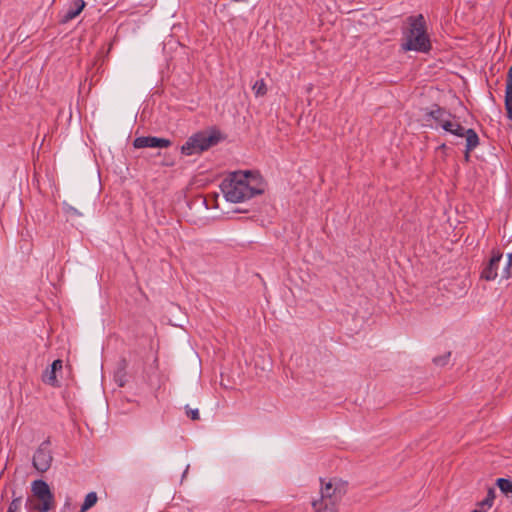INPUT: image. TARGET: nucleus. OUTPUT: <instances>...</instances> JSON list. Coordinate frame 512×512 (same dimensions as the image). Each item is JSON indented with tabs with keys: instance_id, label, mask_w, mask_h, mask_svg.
I'll return each instance as SVG.
<instances>
[{
	"instance_id": "9d476101",
	"label": "nucleus",
	"mask_w": 512,
	"mask_h": 512,
	"mask_svg": "<svg viewBox=\"0 0 512 512\" xmlns=\"http://www.w3.org/2000/svg\"><path fill=\"white\" fill-rule=\"evenodd\" d=\"M86 3L84 0H74L62 15L60 22L65 24L76 18L85 8Z\"/></svg>"
},
{
	"instance_id": "4be33fe9",
	"label": "nucleus",
	"mask_w": 512,
	"mask_h": 512,
	"mask_svg": "<svg viewBox=\"0 0 512 512\" xmlns=\"http://www.w3.org/2000/svg\"><path fill=\"white\" fill-rule=\"evenodd\" d=\"M449 356H450V353H448L446 356H443V357H436V358H434V363L437 365H445L448 362Z\"/></svg>"
},
{
	"instance_id": "423d86ee",
	"label": "nucleus",
	"mask_w": 512,
	"mask_h": 512,
	"mask_svg": "<svg viewBox=\"0 0 512 512\" xmlns=\"http://www.w3.org/2000/svg\"><path fill=\"white\" fill-rule=\"evenodd\" d=\"M52 461L53 456L50 449V440L47 439L37 448L33 456V466L37 471L44 473L51 467Z\"/></svg>"
},
{
	"instance_id": "f03ea898",
	"label": "nucleus",
	"mask_w": 512,
	"mask_h": 512,
	"mask_svg": "<svg viewBox=\"0 0 512 512\" xmlns=\"http://www.w3.org/2000/svg\"><path fill=\"white\" fill-rule=\"evenodd\" d=\"M348 483L340 478H321L319 493L312 498L313 512H338Z\"/></svg>"
},
{
	"instance_id": "a878e982",
	"label": "nucleus",
	"mask_w": 512,
	"mask_h": 512,
	"mask_svg": "<svg viewBox=\"0 0 512 512\" xmlns=\"http://www.w3.org/2000/svg\"><path fill=\"white\" fill-rule=\"evenodd\" d=\"M506 112H507V117H508L510 120H512V109H508V110H506Z\"/></svg>"
},
{
	"instance_id": "aec40b11",
	"label": "nucleus",
	"mask_w": 512,
	"mask_h": 512,
	"mask_svg": "<svg viewBox=\"0 0 512 512\" xmlns=\"http://www.w3.org/2000/svg\"><path fill=\"white\" fill-rule=\"evenodd\" d=\"M20 507H21V497H17L11 501L7 511L18 512L20 510Z\"/></svg>"
},
{
	"instance_id": "7ed1b4c3",
	"label": "nucleus",
	"mask_w": 512,
	"mask_h": 512,
	"mask_svg": "<svg viewBox=\"0 0 512 512\" xmlns=\"http://www.w3.org/2000/svg\"><path fill=\"white\" fill-rule=\"evenodd\" d=\"M408 21L409 29L404 34L402 48L405 51L428 52L431 49V42L427 35L424 16H411Z\"/></svg>"
},
{
	"instance_id": "ddd939ff",
	"label": "nucleus",
	"mask_w": 512,
	"mask_h": 512,
	"mask_svg": "<svg viewBox=\"0 0 512 512\" xmlns=\"http://www.w3.org/2000/svg\"><path fill=\"white\" fill-rule=\"evenodd\" d=\"M465 159H469L470 151L479 145V137L473 129L467 130Z\"/></svg>"
},
{
	"instance_id": "bb28decb",
	"label": "nucleus",
	"mask_w": 512,
	"mask_h": 512,
	"mask_svg": "<svg viewBox=\"0 0 512 512\" xmlns=\"http://www.w3.org/2000/svg\"><path fill=\"white\" fill-rule=\"evenodd\" d=\"M472 512H482V510H473Z\"/></svg>"
},
{
	"instance_id": "b1692460",
	"label": "nucleus",
	"mask_w": 512,
	"mask_h": 512,
	"mask_svg": "<svg viewBox=\"0 0 512 512\" xmlns=\"http://www.w3.org/2000/svg\"><path fill=\"white\" fill-rule=\"evenodd\" d=\"M506 86H512V66L509 68L507 73Z\"/></svg>"
},
{
	"instance_id": "4468645a",
	"label": "nucleus",
	"mask_w": 512,
	"mask_h": 512,
	"mask_svg": "<svg viewBox=\"0 0 512 512\" xmlns=\"http://www.w3.org/2000/svg\"><path fill=\"white\" fill-rule=\"evenodd\" d=\"M495 496V490L493 488H489L485 499L478 503V508L476 510L486 512L487 509L492 507Z\"/></svg>"
},
{
	"instance_id": "6e6552de",
	"label": "nucleus",
	"mask_w": 512,
	"mask_h": 512,
	"mask_svg": "<svg viewBox=\"0 0 512 512\" xmlns=\"http://www.w3.org/2000/svg\"><path fill=\"white\" fill-rule=\"evenodd\" d=\"M450 115L451 113L446 109L438 105H434L430 110L425 112L424 118L426 121L433 120L437 126L442 128L446 121L450 119Z\"/></svg>"
},
{
	"instance_id": "a211bd4d",
	"label": "nucleus",
	"mask_w": 512,
	"mask_h": 512,
	"mask_svg": "<svg viewBox=\"0 0 512 512\" xmlns=\"http://www.w3.org/2000/svg\"><path fill=\"white\" fill-rule=\"evenodd\" d=\"M63 210L69 217L72 218L82 216V213H80L75 207L67 202H63Z\"/></svg>"
},
{
	"instance_id": "5701e85b",
	"label": "nucleus",
	"mask_w": 512,
	"mask_h": 512,
	"mask_svg": "<svg viewBox=\"0 0 512 512\" xmlns=\"http://www.w3.org/2000/svg\"><path fill=\"white\" fill-rule=\"evenodd\" d=\"M505 100L512 101V86H506Z\"/></svg>"
},
{
	"instance_id": "f8f14e48",
	"label": "nucleus",
	"mask_w": 512,
	"mask_h": 512,
	"mask_svg": "<svg viewBox=\"0 0 512 512\" xmlns=\"http://www.w3.org/2000/svg\"><path fill=\"white\" fill-rule=\"evenodd\" d=\"M62 360L57 359L53 361L50 370H47L43 375V381L49 385L56 386L57 378L56 372L62 369Z\"/></svg>"
},
{
	"instance_id": "cd10ccee",
	"label": "nucleus",
	"mask_w": 512,
	"mask_h": 512,
	"mask_svg": "<svg viewBox=\"0 0 512 512\" xmlns=\"http://www.w3.org/2000/svg\"><path fill=\"white\" fill-rule=\"evenodd\" d=\"M7 512H9V511H7Z\"/></svg>"
},
{
	"instance_id": "412c9836",
	"label": "nucleus",
	"mask_w": 512,
	"mask_h": 512,
	"mask_svg": "<svg viewBox=\"0 0 512 512\" xmlns=\"http://www.w3.org/2000/svg\"><path fill=\"white\" fill-rule=\"evenodd\" d=\"M186 414L192 420H198L200 418L198 409H190V408L186 407Z\"/></svg>"
},
{
	"instance_id": "2eb2a0df",
	"label": "nucleus",
	"mask_w": 512,
	"mask_h": 512,
	"mask_svg": "<svg viewBox=\"0 0 512 512\" xmlns=\"http://www.w3.org/2000/svg\"><path fill=\"white\" fill-rule=\"evenodd\" d=\"M98 500L97 494L95 492H90L86 495L84 503L79 512H86L88 509L93 507Z\"/></svg>"
},
{
	"instance_id": "6ab92c4d",
	"label": "nucleus",
	"mask_w": 512,
	"mask_h": 512,
	"mask_svg": "<svg viewBox=\"0 0 512 512\" xmlns=\"http://www.w3.org/2000/svg\"><path fill=\"white\" fill-rule=\"evenodd\" d=\"M507 258V266L502 273L503 278H509L512 275V254H508Z\"/></svg>"
},
{
	"instance_id": "20e7f679",
	"label": "nucleus",
	"mask_w": 512,
	"mask_h": 512,
	"mask_svg": "<svg viewBox=\"0 0 512 512\" xmlns=\"http://www.w3.org/2000/svg\"><path fill=\"white\" fill-rule=\"evenodd\" d=\"M31 491L36 501L28 499L26 503L28 509L38 512H48L54 507V495L45 481H33L31 484Z\"/></svg>"
},
{
	"instance_id": "393cba45",
	"label": "nucleus",
	"mask_w": 512,
	"mask_h": 512,
	"mask_svg": "<svg viewBox=\"0 0 512 512\" xmlns=\"http://www.w3.org/2000/svg\"><path fill=\"white\" fill-rule=\"evenodd\" d=\"M505 109H511L512 110V101L505 100Z\"/></svg>"
},
{
	"instance_id": "39448f33",
	"label": "nucleus",
	"mask_w": 512,
	"mask_h": 512,
	"mask_svg": "<svg viewBox=\"0 0 512 512\" xmlns=\"http://www.w3.org/2000/svg\"><path fill=\"white\" fill-rule=\"evenodd\" d=\"M220 141V133L215 130L195 133L184 143L181 151L185 155L199 154Z\"/></svg>"
},
{
	"instance_id": "1a4fd4ad",
	"label": "nucleus",
	"mask_w": 512,
	"mask_h": 512,
	"mask_svg": "<svg viewBox=\"0 0 512 512\" xmlns=\"http://www.w3.org/2000/svg\"><path fill=\"white\" fill-rule=\"evenodd\" d=\"M501 259L502 254L499 251H493L491 259L489 260V262L484 267L481 273V278L487 281H492L496 279V277L498 276L497 270Z\"/></svg>"
},
{
	"instance_id": "f3484780",
	"label": "nucleus",
	"mask_w": 512,
	"mask_h": 512,
	"mask_svg": "<svg viewBox=\"0 0 512 512\" xmlns=\"http://www.w3.org/2000/svg\"><path fill=\"white\" fill-rule=\"evenodd\" d=\"M497 486L505 494L512 493V481H510L508 479H505V478L497 479Z\"/></svg>"
},
{
	"instance_id": "f257e3e1",
	"label": "nucleus",
	"mask_w": 512,
	"mask_h": 512,
	"mask_svg": "<svg viewBox=\"0 0 512 512\" xmlns=\"http://www.w3.org/2000/svg\"><path fill=\"white\" fill-rule=\"evenodd\" d=\"M221 190L227 201L239 203L261 194L263 187L254 173L238 171L222 182Z\"/></svg>"
},
{
	"instance_id": "9b49d317",
	"label": "nucleus",
	"mask_w": 512,
	"mask_h": 512,
	"mask_svg": "<svg viewBox=\"0 0 512 512\" xmlns=\"http://www.w3.org/2000/svg\"><path fill=\"white\" fill-rule=\"evenodd\" d=\"M442 129L458 137H467L468 129H465L457 120L456 116L452 114L450 115V119L443 125Z\"/></svg>"
},
{
	"instance_id": "dca6fc26",
	"label": "nucleus",
	"mask_w": 512,
	"mask_h": 512,
	"mask_svg": "<svg viewBox=\"0 0 512 512\" xmlns=\"http://www.w3.org/2000/svg\"><path fill=\"white\" fill-rule=\"evenodd\" d=\"M254 94L256 97L264 96L267 93L266 83L263 79L258 80L252 87Z\"/></svg>"
},
{
	"instance_id": "0eeeda50",
	"label": "nucleus",
	"mask_w": 512,
	"mask_h": 512,
	"mask_svg": "<svg viewBox=\"0 0 512 512\" xmlns=\"http://www.w3.org/2000/svg\"><path fill=\"white\" fill-rule=\"evenodd\" d=\"M135 148H166L171 145V141L165 138L152 136L137 137L133 143Z\"/></svg>"
}]
</instances>
